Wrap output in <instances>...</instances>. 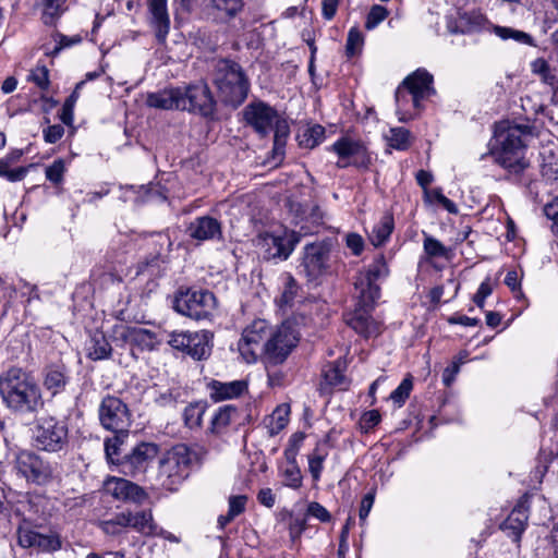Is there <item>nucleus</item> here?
Wrapping results in <instances>:
<instances>
[{
    "label": "nucleus",
    "instance_id": "f8f14e48",
    "mask_svg": "<svg viewBox=\"0 0 558 558\" xmlns=\"http://www.w3.org/2000/svg\"><path fill=\"white\" fill-rule=\"evenodd\" d=\"M389 269L384 256H378L367 267L365 271H361L354 282L355 291L361 294L362 304H375L380 296V288L377 281L386 278Z\"/></svg>",
    "mask_w": 558,
    "mask_h": 558
},
{
    "label": "nucleus",
    "instance_id": "a18cd8bd",
    "mask_svg": "<svg viewBox=\"0 0 558 558\" xmlns=\"http://www.w3.org/2000/svg\"><path fill=\"white\" fill-rule=\"evenodd\" d=\"M541 170L543 177L546 179H558V151L554 153L553 150H548L542 154Z\"/></svg>",
    "mask_w": 558,
    "mask_h": 558
},
{
    "label": "nucleus",
    "instance_id": "6e6552de",
    "mask_svg": "<svg viewBox=\"0 0 558 558\" xmlns=\"http://www.w3.org/2000/svg\"><path fill=\"white\" fill-rule=\"evenodd\" d=\"M270 332L271 327L264 319H256L244 328L238 347L246 363L256 362L258 356L265 359L266 341Z\"/></svg>",
    "mask_w": 558,
    "mask_h": 558
},
{
    "label": "nucleus",
    "instance_id": "bf43d9fd",
    "mask_svg": "<svg viewBox=\"0 0 558 558\" xmlns=\"http://www.w3.org/2000/svg\"><path fill=\"white\" fill-rule=\"evenodd\" d=\"M381 420L380 413L377 410H371L361 416L360 427L364 433H368L372 428L379 424Z\"/></svg>",
    "mask_w": 558,
    "mask_h": 558
},
{
    "label": "nucleus",
    "instance_id": "7c9ffc66",
    "mask_svg": "<svg viewBox=\"0 0 558 558\" xmlns=\"http://www.w3.org/2000/svg\"><path fill=\"white\" fill-rule=\"evenodd\" d=\"M272 130L275 131L272 158L277 162L281 161L284 155V147L287 138L290 134V129L284 120H281L279 117H277Z\"/></svg>",
    "mask_w": 558,
    "mask_h": 558
},
{
    "label": "nucleus",
    "instance_id": "9d476101",
    "mask_svg": "<svg viewBox=\"0 0 558 558\" xmlns=\"http://www.w3.org/2000/svg\"><path fill=\"white\" fill-rule=\"evenodd\" d=\"M213 333L208 330L172 331L168 343L175 350L182 351L192 359L201 361L211 353Z\"/></svg>",
    "mask_w": 558,
    "mask_h": 558
},
{
    "label": "nucleus",
    "instance_id": "58836bf2",
    "mask_svg": "<svg viewBox=\"0 0 558 558\" xmlns=\"http://www.w3.org/2000/svg\"><path fill=\"white\" fill-rule=\"evenodd\" d=\"M327 456L328 450L326 448V444H318L308 456V470L314 481H318L320 478Z\"/></svg>",
    "mask_w": 558,
    "mask_h": 558
},
{
    "label": "nucleus",
    "instance_id": "ddd939ff",
    "mask_svg": "<svg viewBox=\"0 0 558 558\" xmlns=\"http://www.w3.org/2000/svg\"><path fill=\"white\" fill-rule=\"evenodd\" d=\"M98 413L104 428L116 434L128 433L131 425V413L120 398L106 396L99 405Z\"/></svg>",
    "mask_w": 558,
    "mask_h": 558
},
{
    "label": "nucleus",
    "instance_id": "052dcab7",
    "mask_svg": "<svg viewBox=\"0 0 558 558\" xmlns=\"http://www.w3.org/2000/svg\"><path fill=\"white\" fill-rule=\"evenodd\" d=\"M306 513L307 515H311L320 522H329L331 519L329 511L323 505L316 501L308 504Z\"/></svg>",
    "mask_w": 558,
    "mask_h": 558
},
{
    "label": "nucleus",
    "instance_id": "603ef678",
    "mask_svg": "<svg viewBox=\"0 0 558 558\" xmlns=\"http://www.w3.org/2000/svg\"><path fill=\"white\" fill-rule=\"evenodd\" d=\"M9 159H0V177H5L10 182H17L25 178L27 169L19 167L16 169H10Z\"/></svg>",
    "mask_w": 558,
    "mask_h": 558
},
{
    "label": "nucleus",
    "instance_id": "c03bdc74",
    "mask_svg": "<svg viewBox=\"0 0 558 558\" xmlns=\"http://www.w3.org/2000/svg\"><path fill=\"white\" fill-rule=\"evenodd\" d=\"M411 133L404 128H391L386 135L388 145L398 150H405L410 146Z\"/></svg>",
    "mask_w": 558,
    "mask_h": 558
},
{
    "label": "nucleus",
    "instance_id": "f03ea898",
    "mask_svg": "<svg viewBox=\"0 0 558 558\" xmlns=\"http://www.w3.org/2000/svg\"><path fill=\"white\" fill-rule=\"evenodd\" d=\"M0 396L15 414H34L45 404L39 384L21 367H11L0 375Z\"/></svg>",
    "mask_w": 558,
    "mask_h": 558
},
{
    "label": "nucleus",
    "instance_id": "49530a36",
    "mask_svg": "<svg viewBox=\"0 0 558 558\" xmlns=\"http://www.w3.org/2000/svg\"><path fill=\"white\" fill-rule=\"evenodd\" d=\"M205 413V405L196 402L185 407L183 412L184 423L190 428L199 427Z\"/></svg>",
    "mask_w": 558,
    "mask_h": 558
},
{
    "label": "nucleus",
    "instance_id": "e2e57ef3",
    "mask_svg": "<svg viewBox=\"0 0 558 558\" xmlns=\"http://www.w3.org/2000/svg\"><path fill=\"white\" fill-rule=\"evenodd\" d=\"M493 292V287L490 283V279L486 278L478 287L477 292L473 296L474 303L480 307H484V303L487 296H489Z\"/></svg>",
    "mask_w": 558,
    "mask_h": 558
},
{
    "label": "nucleus",
    "instance_id": "13d9d810",
    "mask_svg": "<svg viewBox=\"0 0 558 558\" xmlns=\"http://www.w3.org/2000/svg\"><path fill=\"white\" fill-rule=\"evenodd\" d=\"M388 15V10L379 4H375L371 8L369 13L366 19L365 26L367 29L375 28L379 23H381Z\"/></svg>",
    "mask_w": 558,
    "mask_h": 558
},
{
    "label": "nucleus",
    "instance_id": "473e14b6",
    "mask_svg": "<svg viewBox=\"0 0 558 558\" xmlns=\"http://www.w3.org/2000/svg\"><path fill=\"white\" fill-rule=\"evenodd\" d=\"M395 228L393 217L391 215H384L379 222L374 226L369 240L374 246L383 245L390 236Z\"/></svg>",
    "mask_w": 558,
    "mask_h": 558
},
{
    "label": "nucleus",
    "instance_id": "de8ad7c7",
    "mask_svg": "<svg viewBox=\"0 0 558 558\" xmlns=\"http://www.w3.org/2000/svg\"><path fill=\"white\" fill-rule=\"evenodd\" d=\"M425 199H426V202H428L430 204H434V203L440 204L450 214L458 213L457 205L451 199L446 197L442 194L441 190H439V189L426 190L425 191Z\"/></svg>",
    "mask_w": 558,
    "mask_h": 558
},
{
    "label": "nucleus",
    "instance_id": "f3484780",
    "mask_svg": "<svg viewBox=\"0 0 558 558\" xmlns=\"http://www.w3.org/2000/svg\"><path fill=\"white\" fill-rule=\"evenodd\" d=\"M330 244L326 241H317L304 246L302 263L306 275L316 278L328 268Z\"/></svg>",
    "mask_w": 558,
    "mask_h": 558
},
{
    "label": "nucleus",
    "instance_id": "c9c22d12",
    "mask_svg": "<svg viewBox=\"0 0 558 558\" xmlns=\"http://www.w3.org/2000/svg\"><path fill=\"white\" fill-rule=\"evenodd\" d=\"M323 384L340 390H345L349 386L347 377L339 365L329 364L323 369Z\"/></svg>",
    "mask_w": 558,
    "mask_h": 558
},
{
    "label": "nucleus",
    "instance_id": "3c124183",
    "mask_svg": "<svg viewBox=\"0 0 558 558\" xmlns=\"http://www.w3.org/2000/svg\"><path fill=\"white\" fill-rule=\"evenodd\" d=\"M363 35L357 28H351L348 34L345 52L349 57L357 54L363 47Z\"/></svg>",
    "mask_w": 558,
    "mask_h": 558
},
{
    "label": "nucleus",
    "instance_id": "20e7f679",
    "mask_svg": "<svg viewBox=\"0 0 558 558\" xmlns=\"http://www.w3.org/2000/svg\"><path fill=\"white\" fill-rule=\"evenodd\" d=\"M214 84L222 102L240 106L248 94L250 83L241 66L230 60H219L215 68Z\"/></svg>",
    "mask_w": 558,
    "mask_h": 558
},
{
    "label": "nucleus",
    "instance_id": "72a5a7b5",
    "mask_svg": "<svg viewBox=\"0 0 558 558\" xmlns=\"http://www.w3.org/2000/svg\"><path fill=\"white\" fill-rule=\"evenodd\" d=\"M98 525L107 535H119L124 527H130V511L116 513L112 518L100 521Z\"/></svg>",
    "mask_w": 558,
    "mask_h": 558
},
{
    "label": "nucleus",
    "instance_id": "0e129e2a",
    "mask_svg": "<svg viewBox=\"0 0 558 558\" xmlns=\"http://www.w3.org/2000/svg\"><path fill=\"white\" fill-rule=\"evenodd\" d=\"M38 532L20 527L17 530V541L24 548L35 547Z\"/></svg>",
    "mask_w": 558,
    "mask_h": 558
},
{
    "label": "nucleus",
    "instance_id": "4c0bfd02",
    "mask_svg": "<svg viewBox=\"0 0 558 558\" xmlns=\"http://www.w3.org/2000/svg\"><path fill=\"white\" fill-rule=\"evenodd\" d=\"M290 407L287 403L279 404L268 418L267 427L271 435L281 432L289 423Z\"/></svg>",
    "mask_w": 558,
    "mask_h": 558
},
{
    "label": "nucleus",
    "instance_id": "09e8293b",
    "mask_svg": "<svg viewBox=\"0 0 558 558\" xmlns=\"http://www.w3.org/2000/svg\"><path fill=\"white\" fill-rule=\"evenodd\" d=\"M413 388V381L411 376L405 377L400 385L390 393V399L401 407L409 398L410 392Z\"/></svg>",
    "mask_w": 558,
    "mask_h": 558
},
{
    "label": "nucleus",
    "instance_id": "6ab92c4d",
    "mask_svg": "<svg viewBox=\"0 0 558 558\" xmlns=\"http://www.w3.org/2000/svg\"><path fill=\"white\" fill-rule=\"evenodd\" d=\"M374 305L362 304L361 294H357L355 310L345 316L347 324L366 338L377 336L380 332V324L371 316Z\"/></svg>",
    "mask_w": 558,
    "mask_h": 558
},
{
    "label": "nucleus",
    "instance_id": "1a4fd4ad",
    "mask_svg": "<svg viewBox=\"0 0 558 558\" xmlns=\"http://www.w3.org/2000/svg\"><path fill=\"white\" fill-rule=\"evenodd\" d=\"M15 469L27 482L46 485L54 480L58 468L31 451H21L15 458Z\"/></svg>",
    "mask_w": 558,
    "mask_h": 558
},
{
    "label": "nucleus",
    "instance_id": "c756f323",
    "mask_svg": "<svg viewBox=\"0 0 558 558\" xmlns=\"http://www.w3.org/2000/svg\"><path fill=\"white\" fill-rule=\"evenodd\" d=\"M86 351L90 360L100 361L111 355L112 348L102 333L96 332L90 337Z\"/></svg>",
    "mask_w": 558,
    "mask_h": 558
},
{
    "label": "nucleus",
    "instance_id": "5fc2aeb1",
    "mask_svg": "<svg viewBox=\"0 0 558 558\" xmlns=\"http://www.w3.org/2000/svg\"><path fill=\"white\" fill-rule=\"evenodd\" d=\"M35 547L43 551H56L61 547V541L57 534L38 533Z\"/></svg>",
    "mask_w": 558,
    "mask_h": 558
},
{
    "label": "nucleus",
    "instance_id": "e433bc0d",
    "mask_svg": "<svg viewBox=\"0 0 558 558\" xmlns=\"http://www.w3.org/2000/svg\"><path fill=\"white\" fill-rule=\"evenodd\" d=\"M68 0H40L41 19L46 25H52L66 10Z\"/></svg>",
    "mask_w": 558,
    "mask_h": 558
},
{
    "label": "nucleus",
    "instance_id": "dca6fc26",
    "mask_svg": "<svg viewBox=\"0 0 558 558\" xmlns=\"http://www.w3.org/2000/svg\"><path fill=\"white\" fill-rule=\"evenodd\" d=\"M157 454L158 447L155 444L142 442L118 462L120 472L131 477L144 475Z\"/></svg>",
    "mask_w": 558,
    "mask_h": 558
},
{
    "label": "nucleus",
    "instance_id": "ea45409f",
    "mask_svg": "<svg viewBox=\"0 0 558 558\" xmlns=\"http://www.w3.org/2000/svg\"><path fill=\"white\" fill-rule=\"evenodd\" d=\"M531 71L537 75L541 81L551 87L558 86V78L556 73L550 69L547 61L543 58L535 59L531 63Z\"/></svg>",
    "mask_w": 558,
    "mask_h": 558
},
{
    "label": "nucleus",
    "instance_id": "2eb2a0df",
    "mask_svg": "<svg viewBox=\"0 0 558 558\" xmlns=\"http://www.w3.org/2000/svg\"><path fill=\"white\" fill-rule=\"evenodd\" d=\"M338 156L336 166L347 168L350 166L367 167L371 162L369 154L361 141L343 136L336 141L329 148Z\"/></svg>",
    "mask_w": 558,
    "mask_h": 558
},
{
    "label": "nucleus",
    "instance_id": "f704fd0d",
    "mask_svg": "<svg viewBox=\"0 0 558 558\" xmlns=\"http://www.w3.org/2000/svg\"><path fill=\"white\" fill-rule=\"evenodd\" d=\"M66 381L68 379L64 373V367L61 366L49 367L44 378L46 389L51 391L52 395H57L63 390Z\"/></svg>",
    "mask_w": 558,
    "mask_h": 558
},
{
    "label": "nucleus",
    "instance_id": "a211bd4d",
    "mask_svg": "<svg viewBox=\"0 0 558 558\" xmlns=\"http://www.w3.org/2000/svg\"><path fill=\"white\" fill-rule=\"evenodd\" d=\"M102 487L107 495L119 501L142 504L147 498L142 487L122 477H108Z\"/></svg>",
    "mask_w": 558,
    "mask_h": 558
},
{
    "label": "nucleus",
    "instance_id": "680f3d73",
    "mask_svg": "<svg viewBox=\"0 0 558 558\" xmlns=\"http://www.w3.org/2000/svg\"><path fill=\"white\" fill-rule=\"evenodd\" d=\"M544 214L553 221L551 231L558 238V196L545 205Z\"/></svg>",
    "mask_w": 558,
    "mask_h": 558
},
{
    "label": "nucleus",
    "instance_id": "f257e3e1",
    "mask_svg": "<svg viewBox=\"0 0 558 558\" xmlns=\"http://www.w3.org/2000/svg\"><path fill=\"white\" fill-rule=\"evenodd\" d=\"M534 136V128L529 124L498 122L495 125V144L492 149L494 160L510 173L522 172L529 167L526 145Z\"/></svg>",
    "mask_w": 558,
    "mask_h": 558
},
{
    "label": "nucleus",
    "instance_id": "0eeeda50",
    "mask_svg": "<svg viewBox=\"0 0 558 558\" xmlns=\"http://www.w3.org/2000/svg\"><path fill=\"white\" fill-rule=\"evenodd\" d=\"M180 89V110L210 117L216 110V100L207 83L199 81Z\"/></svg>",
    "mask_w": 558,
    "mask_h": 558
},
{
    "label": "nucleus",
    "instance_id": "a878e982",
    "mask_svg": "<svg viewBox=\"0 0 558 558\" xmlns=\"http://www.w3.org/2000/svg\"><path fill=\"white\" fill-rule=\"evenodd\" d=\"M180 95L179 86L165 88L159 92L149 93L146 104L156 109L180 110Z\"/></svg>",
    "mask_w": 558,
    "mask_h": 558
},
{
    "label": "nucleus",
    "instance_id": "79ce46f5",
    "mask_svg": "<svg viewBox=\"0 0 558 558\" xmlns=\"http://www.w3.org/2000/svg\"><path fill=\"white\" fill-rule=\"evenodd\" d=\"M325 138V129L315 124L299 134V143L302 147L314 148Z\"/></svg>",
    "mask_w": 558,
    "mask_h": 558
},
{
    "label": "nucleus",
    "instance_id": "4468645a",
    "mask_svg": "<svg viewBox=\"0 0 558 558\" xmlns=\"http://www.w3.org/2000/svg\"><path fill=\"white\" fill-rule=\"evenodd\" d=\"M298 341V335L291 326L281 325L276 330L271 329L266 341L265 363L272 365L283 363Z\"/></svg>",
    "mask_w": 558,
    "mask_h": 558
},
{
    "label": "nucleus",
    "instance_id": "393cba45",
    "mask_svg": "<svg viewBox=\"0 0 558 558\" xmlns=\"http://www.w3.org/2000/svg\"><path fill=\"white\" fill-rule=\"evenodd\" d=\"M529 514L524 502L518 504L507 519L502 522L501 529L513 537L514 542H519L527 523Z\"/></svg>",
    "mask_w": 558,
    "mask_h": 558
},
{
    "label": "nucleus",
    "instance_id": "7ed1b4c3",
    "mask_svg": "<svg viewBox=\"0 0 558 558\" xmlns=\"http://www.w3.org/2000/svg\"><path fill=\"white\" fill-rule=\"evenodd\" d=\"M205 451L179 444L159 460L158 481L167 490L174 492L189 477L192 468L201 463Z\"/></svg>",
    "mask_w": 558,
    "mask_h": 558
},
{
    "label": "nucleus",
    "instance_id": "774afa93",
    "mask_svg": "<svg viewBox=\"0 0 558 558\" xmlns=\"http://www.w3.org/2000/svg\"><path fill=\"white\" fill-rule=\"evenodd\" d=\"M246 500L247 498L244 495L231 496L229 498V512L234 517L241 514L245 510Z\"/></svg>",
    "mask_w": 558,
    "mask_h": 558
},
{
    "label": "nucleus",
    "instance_id": "aec40b11",
    "mask_svg": "<svg viewBox=\"0 0 558 558\" xmlns=\"http://www.w3.org/2000/svg\"><path fill=\"white\" fill-rule=\"evenodd\" d=\"M277 117V112L263 101L252 102L244 109L245 121L262 136L272 130Z\"/></svg>",
    "mask_w": 558,
    "mask_h": 558
},
{
    "label": "nucleus",
    "instance_id": "2f4dec72",
    "mask_svg": "<svg viewBox=\"0 0 558 558\" xmlns=\"http://www.w3.org/2000/svg\"><path fill=\"white\" fill-rule=\"evenodd\" d=\"M236 417L238 409L234 405L220 407L211 418V432L215 434L222 433Z\"/></svg>",
    "mask_w": 558,
    "mask_h": 558
},
{
    "label": "nucleus",
    "instance_id": "423d86ee",
    "mask_svg": "<svg viewBox=\"0 0 558 558\" xmlns=\"http://www.w3.org/2000/svg\"><path fill=\"white\" fill-rule=\"evenodd\" d=\"M299 242L300 235L295 231L282 229L258 234L256 247L265 260H286Z\"/></svg>",
    "mask_w": 558,
    "mask_h": 558
},
{
    "label": "nucleus",
    "instance_id": "69168bd1",
    "mask_svg": "<svg viewBox=\"0 0 558 558\" xmlns=\"http://www.w3.org/2000/svg\"><path fill=\"white\" fill-rule=\"evenodd\" d=\"M345 245L354 255L359 256L364 250V240L357 233H348L345 235Z\"/></svg>",
    "mask_w": 558,
    "mask_h": 558
},
{
    "label": "nucleus",
    "instance_id": "8fccbe9b",
    "mask_svg": "<svg viewBox=\"0 0 558 558\" xmlns=\"http://www.w3.org/2000/svg\"><path fill=\"white\" fill-rule=\"evenodd\" d=\"M28 81L33 82L41 90H47L50 85L48 69L45 65L35 66L28 74Z\"/></svg>",
    "mask_w": 558,
    "mask_h": 558
},
{
    "label": "nucleus",
    "instance_id": "39448f33",
    "mask_svg": "<svg viewBox=\"0 0 558 558\" xmlns=\"http://www.w3.org/2000/svg\"><path fill=\"white\" fill-rule=\"evenodd\" d=\"M173 308L195 320L208 319L217 308V299L208 290L181 288L174 295Z\"/></svg>",
    "mask_w": 558,
    "mask_h": 558
},
{
    "label": "nucleus",
    "instance_id": "c85d7f7f",
    "mask_svg": "<svg viewBox=\"0 0 558 558\" xmlns=\"http://www.w3.org/2000/svg\"><path fill=\"white\" fill-rule=\"evenodd\" d=\"M130 527L144 536H153L158 534V526L154 522L150 511L143 510L135 513L130 512Z\"/></svg>",
    "mask_w": 558,
    "mask_h": 558
},
{
    "label": "nucleus",
    "instance_id": "5701e85b",
    "mask_svg": "<svg viewBox=\"0 0 558 558\" xmlns=\"http://www.w3.org/2000/svg\"><path fill=\"white\" fill-rule=\"evenodd\" d=\"M187 232L197 241L215 240L221 236V225L216 218L203 216L190 223Z\"/></svg>",
    "mask_w": 558,
    "mask_h": 558
},
{
    "label": "nucleus",
    "instance_id": "338daca9",
    "mask_svg": "<svg viewBox=\"0 0 558 558\" xmlns=\"http://www.w3.org/2000/svg\"><path fill=\"white\" fill-rule=\"evenodd\" d=\"M64 134V128L60 124L50 125L44 130V140L49 144L57 143Z\"/></svg>",
    "mask_w": 558,
    "mask_h": 558
},
{
    "label": "nucleus",
    "instance_id": "bb28decb",
    "mask_svg": "<svg viewBox=\"0 0 558 558\" xmlns=\"http://www.w3.org/2000/svg\"><path fill=\"white\" fill-rule=\"evenodd\" d=\"M246 387L247 385L244 380H233L228 383L211 380L208 384L210 398L215 401L236 398L245 391Z\"/></svg>",
    "mask_w": 558,
    "mask_h": 558
},
{
    "label": "nucleus",
    "instance_id": "6e6d98bb",
    "mask_svg": "<svg viewBox=\"0 0 558 558\" xmlns=\"http://www.w3.org/2000/svg\"><path fill=\"white\" fill-rule=\"evenodd\" d=\"M284 485L296 489L302 485V473L295 463H290L283 471Z\"/></svg>",
    "mask_w": 558,
    "mask_h": 558
},
{
    "label": "nucleus",
    "instance_id": "4be33fe9",
    "mask_svg": "<svg viewBox=\"0 0 558 558\" xmlns=\"http://www.w3.org/2000/svg\"><path fill=\"white\" fill-rule=\"evenodd\" d=\"M149 22L159 41H165L170 29L167 0H148Z\"/></svg>",
    "mask_w": 558,
    "mask_h": 558
},
{
    "label": "nucleus",
    "instance_id": "a19ab883",
    "mask_svg": "<svg viewBox=\"0 0 558 558\" xmlns=\"http://www.w3.org/2000/svg\"><path fill=\"white\" fill-rule=\"evenodd\" d=\"M494 33L504 40L512 39L522 45L535 46L533 37L523 31L506 26H495Z\"/></svg>",
    "mask_w": 558,
    "mask_h": 558
},
{
    "label": "nucleus",
    "instance_id": "9b49d317",
    "mask_svg": "<svg viewBox=\"0 0 558 558\" xmlns=\"http://www.w3.org/2000/svg\"><path fill=\"white\" fill-rule=\"evenodd\" d=\"M34 440L36 447L41 450L59 451L68 441V426L56 417L43 416L37 420Z\"/></svg>",
    "mask_w": 558,
    "mask_h": 558
},
{
    "label": "nucleus",
    "instance_id": "37998d69",
    "mask_svg": "<svg viewBox=\"0 0 558 558\" xmlns=\"http://www.w3.org/2000/svg\"><path fill=\"white\" fill-rule=\"evenodd\" d=\"M226 17H234L243 8V0H204Z\"/></svg>",
    "mask_w": 558,
    "mask_h": 558
},
{
    "label": "nucleus",
    "instance_id": "864d4df0",
    "mask_svg": "<svg viewBox=\"0 0 558 558\" xmlns=\"http://www.w3.org/2000/svg\"><path fill=\"white\" fill-rule=\"evenodd\" d=\"M423 246H424L425 253L429 257H446L447 256L448 250L446 248V246L441 242H439L437 239H435L430 235H425Z\"/></svg>",
    "mask_w": 558,
    "mask_h": 558
},
{
    "label": "nucleus",
    "instance_id": "412c9836",
    "mask_svg": "<svg viewBox=\"0 0 558 558\" xmlns=\"http://www.w3.org/2000/svg\"><path fill=\"white\" fill-rule=\"evenodd\" d=\"M433 76L424 69H418L408 75L400 86H407L412 95V106L420 107L422 100L434 93Z\"/></svg>",
    "mask_w": 558,
    "mask_h": 558
},
{
    "label": "nucleus",
    "instance_id": "cd10ccee",
    "mask_svg": "<svg viewBox=\"0 0 558 558\" xmlns=\"http://www.w3.org/2000/svg\"><path fill=\"white\" fill-rule=\"evenodd\" d=\"M396 105H397V114L399 117V121L408 122L416 117L417 112L421 109L420 107L412 106V95L407 89V86H399L396 90Z\"/></svg>",
    "mask_w": 558,
    "mask_h": 558
},
{
    "label": "nucleus",
    "instance_id": "b1692460",
    "mask_svg": "<svg viewBox=\"0 0 558 558\" xmlns=\"http://www.w3.org/2000/svg\"><path fill=\"white\" fill-rule=\"evenodd\" d=\"M120 337L124 342L142 351L154 350L159 342L155 332L142 327H123Z\"/></svg>",
    "mask_w": 558,
    "mask_h": 558
},
{
    "label": "nucleus",
    "instance_id": "4d7b16f0",
    "mask_svg": "<svg viewBox=\"0 0 558 558\" xmlns=\"http://www.w3.org/2000/svg\"><path fill=\"white\" fill-rule=\"evenodd\" d=\"M65 172V163L62 159L54 160L46 168V178L54 184H60L63 181Z\"/></svg>",
    "mask_w": 558,
    "mask_h": 558
}]
</instances>
